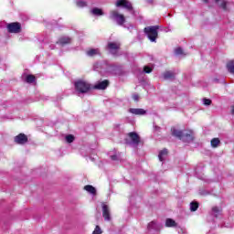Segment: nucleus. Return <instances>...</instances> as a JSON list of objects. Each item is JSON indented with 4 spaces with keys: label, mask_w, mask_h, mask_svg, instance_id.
<instances>
[{
    "label": "nucleus",
    "mask_w": 234,
    "mask_h": 234,
    "mask_svg": "<svg viewBox=\"0 0 234 234\" xmlns=\"http://www.w3.org/2000/svg\"><path fill=\"white\" fill-rule=\"evenodd\" d=\"M102 217L106 222L111 221V208L109 207V205L102 203Z\"/></svg>",
    "instance_id": "8"
},
{
    "label": "nucleus",
    "mask_w": 234,
    "mask_h": 234,
    "mask_svg": "<svg viewBox=\"0 0 234 234\" xmlns=\"http://www.w3.org/2000/svg\"><path fill=\"white\" fill-rule=\"evenodd\" d=\"M90 12L92 16H103L104 14L103 10L98 7H94Z\"/></svg>",
    "instance_id": "17"
},
{
    "label": "nucleus",
    "mask_w": 234,
    "mask_h": 234,
    "mask_svg": "<svg viewBox=\"0 0 234 234\" xmlns=\"http://www.w3.org/2000/svg\"><path fill=\"white\" fill-rule=\"evenodd\" d=\"M218 1H220V0H215V3H218Z\"/></svg>",
    "instance_id": "37"
},
{
    "label": "nucleus",
    "mask_w": 234,
    "mask_h": 234,
    "mask_svg": "<svg viewBox=\"0 0 234 234\" xmlns=\"http://www.w3.org/2000/svg\"><path fill=\"white\" fill-rule=\"evenodd\" d=\"M85 191L90 193V195H96V188L90 185H87L84 186Z\"/></svg>",
    "instance_id": "18"
},
{
    "label": "nucleus",
    "mask_w": 234,
    "mask_h": 234,
    "mask_svg": "<svg viewBox=\"0 0 234 234\" xmlns=\"http://www.w3.org/2000/svg\"><path fill=\"white\" fill-rule=\"evenodd\" d=\"M232 114L234 115V106L232 108V111H231Z\"/></svg>",
    "instance_id": "36"
},
{
    "label": "nucleus",
    "mask_w": 234,
    "mask_h": 234,
    "mask_svg": "<svg viewBox=\"0 0 234 234\" xmlns=\"http://www.w3.org/2000/svg\"><path fill=\"white\" fill-rule=\"evenodd\" d=\"M176 56H182V54H184V50L182 49V48H177L175 50Z\"/></svg>",
    "instance_id": "31"
},
{
    "label": "nucleus",
    "mask_w": 234,
    "mask_h": 234,
    "mask_svg": "<svg viewBox=\"0 0 234 234\" xmlns=\"http://www.w3.org/2000/svg\"><path fill=\"white\" fill-rule=\"evenodd\" d=\"M227 69L230 74H234V61L230 60L227 63Z\"/></svg>",
    "instance_id": "20"
},
{
    "label": "nucleus",
    "mask_w": 234,
    "mask_h": 234,
    "mask_svg": "<svg viewBox=\"0 0 234 234\" xmlns=\"http://www.w3.org/2000/svg\"><path fill=\"white\" fill-rule=\"evenodd\" d=\"M210 144H211V146H212V147L217 148V147H218V145H220V139H218V138H213V139L210 141Z\"/></svg>",
    "instance_id": "21"
},
{
    "label": "nucleus",
    "mask_w": 234,
    "mask_h": 234,
    "mask_svg": "<svg viewBox=\"0 0 234 234\" xmlns=\"http://www.w3.org/2000/svg\"><path fill=\"white\" fill-rule=\"evenodd\" d=\"M172 136H176L182 142L189 143L195 140V136L193 135V131L184 132L180 130H176V128L171 129Z\"/></svg>",
    "instance_id": "1"
},
{
    "label": "nucleus",
    "mask_w": 234,
    "mask_h": 234,
    "mask_svg": "<svg viewBox=\"0 0 234 234\" xmlns=\"http://www.w3.org/2000/svg\"><path fill=\"white\" fill-rule=\"evenodd\" d=\"M116 6H122V8H126V10H129L130 12L131 10H133V4H131V2H129L128 0H118L116 2Z\"/></svg>",
    "instance_id": "9"
},
{
    "label": "nucleus",
    "mask_w": 234,
    "mask_h": 234,
    "mask_svg": "<svg viewBox=\"0 0 234 234\" xmlns=\"http://www.w3.org/2000/svg\"><path fill=\"white\" fill-rule=\"evenodd\" d=\"M74 140H76V138L72 134H69L66 136L67 144H72V142H74Z\"/></svg>",
    "instance_id": "26"
},
{
    "label": "nucleus",
    "mask_w": 234,
    "mask_h": 234,
    "mask_svg": "<svg viewBox=\"0 0 234 234\" xmlns=\"http://www.w3.org/2000/svg\"><path fill=\"white\" fill-rule=\"evenodd\" d=\"M129 112H131V114H135L136 116H144V114L147 113V112L142 108H132L129 110Z\"/></svg>",
    "instance_id": "12"
},
{
    "label": "nucleus",
    "mask_w": 234,
    "mask_h": 234,
    "mask_svg": "<svg viewBox=\"0 0 234 234\" xmlns=\"http://www.w3.org/2000/svg\"><path fill=\"white\" fill-rule=\"evenodd\" d=\"M122 47V44L120 42H108L106 46V50H109L110 53L112 54V56H118V52Z\"/></svg>",
    "instance_id": "6"
},
{
    "label": "nucleus",
    "mask_w": 234,
    "mask_h": 234,
    "mask_svg": "<svg viewBox=\"0 0 234 234\" xmlns=\"http://www.w3.org/2000/svg\"><path fill=\"white\" fill-rule=\"evenodd\" d=\"M178 224L173 218H166L165 220V227L166 228H176Z\"/></svg>",
    "instance_id": "14"
},
{
    "label": "nucleus",
    "mask_w": 234,
    "mask_h": 234,
    "mask_svg": "<svg viewBox=\"0 0 234 234\" xmlns=\"http://www.w3.org/2000/svg\"><path fill=\"white\" fill-rule=\"evenodd\" d=\"M212 212L214 213L215 217L217 218L220 215V213H222V207H213Z\"/></svg>",
    "instance_id": "22"
},
{
    "label": "nucleus",
    "mask_w": 234,
    "mask_h": 234,
    "mask_svg": "<svg viewBox=\"0 0 234 234\" xmlns=\"http://www.w3.org/2000/svg\"><path fill=\"white\" fill-rule=\"evenodd\" d=\"M167 154H169V151L166 148L161 150L158 154L160 162H164V156H167Z\"/></svg>",
    "instance_id": "16"
},
{
    "label": "nucleus",
    "mask_w": 234,
    "mask_h": 234,
    "mask_svg": "<svg viewBox=\"0 0 234 234\" xmlns=\"http://www.w3.org/2000/svg\"><path fill=\"white\" fill-rule=\"evenodd\" d=\"M198 202H191L190 203V211H197V209H198Z\"/></svg>",
    "instance_id": "25"
},
{
    "label": "nucleus",
    "mask_w": 234,
    "mask_h": 234,
    "mask_svg": "<svg viewBox=\"0 0 234 234\" xmlns=\"http://www.w3.org/2000/svg\"><path fill=\"white\" fill-rule=\"evenodd\" d=\"M144 72H145V74H151L153 72V68H151L149 66H144Z\"/></svg>",
    "instance_id": "28"
},
{
    "label": "nucleus",
    "mask_w": 234,
    "mask_h": 234,
    "mask_svg": "<svg viewBox=\"0 0 234 234\" xmlns=\"http://www.w3.org/2000/svg\"><path fill=\"white\" fill-rule=\"evenodd\" d=\"M133 100L134 101H138V100H140V95H138V94H133Z\"/></svg>",
    "instance_id": "33"
},
{
    "label": "nucleus",
    "mask_w": 234,
    "mask_h": 234,
    "mask_svg": "<svg viewBox=\"0 0 234 234\" xmlns=\"http://www.w3.org/2000/svg\"><path fill=\"white\" fill-rule=\"evenodd\" d=\"M14 142L18 145H25V144L28 142V136H27L25 133H19L18 135L15 136Z\"/></svg>",
    "instance_id": "7"
},
{
    "label": "nucleus",
    "mask_w": 234,
    "mask_h": 234,
    "mask_svg": "<svg viewBox=\"0 0 234 234\" xmlns=\"http://www.w3.org/2000/svg\"><path fill=\"white\" fill-rule=\"evenodd\" d=\"M203 3H209V0H203Z\"/></svg>",
    "instance_id": "35"
},
{
    "label": "nucleus",
    "mask_w": 234,
    "mask_h": 234,
    "mask_svg": "<svg viewBox=\"0 0 234 234\" xmlns=\"http://www.w3.org/2000/svg\"><path fill=\"white\" fill-rule=\"evenodd\" d=\"M36 81V76L29 74L26 77V83H34Z\"/></svg>",
    "instance_id": "23"
},
{
    "label": "nucleus",
    "mask_w": 234,
    "mask_h": 234,
    "mask_svg": "<svg viewBox=\"0 0 234 234\" xmlns=\"http://www.w3.org/2000/svg\"><path fill=\"white\" fill-rule=\"evenodd\" d=\"M110 19L116 20L117 25H120V27L123 26L125 24V16L116 10H112L110 12Z\"/></svg>",
    "instance_id": "4"
},
{
    "label": "nucleus",
    "mask_w": 234,
    "mask_h": 234,
    "mask_svg": "<svg viewBox=\"0 0 234 234\" xmlns=\"http://www.w3.org/2000/svg\"><path fill=\"white\" fill-rule=\"evenodd\" d=\"M6 28L9 34H21V31L23 30L21 23L19 22L9 23L7 24Z\"/></svg>",
    "instance_id": "5"
},
{
    "label": "nucleus",
    "mask_w": 234,
    "mask_h": 234,
    "mask_svg": "<svg viewBox=\"0 0 234 234\" xmlns=\"http://www.w3.org/2000/svg\"><path fill=\"white\" fill-rule=\"evenodd\" d=\"M160 27L158 26H149L144 27V32L146 34L148 39L152 41V43L156 42V39L158 38V29Z\"/></svg>",
    "instance_id": "2"
},
{
    "label": "nucleus",
    "mask_w": 234,
    "mask_h": 234,
    "mask_svg": "<svg viewBox=\"0 0 234 234\" xmlns=\"http://www.w3.org/2000/svg\"><path fill=\"white\" fill-rule=\"evenodd\" d=\"M163 76L165 80H175V73L173 71H165Z\"/></svg>",
    "instance_id": "19"
},
{
    "label": "nucleus",
    "mask_w": 234,
    "mask_h": 234,
    "mask_svg": "<svg viewBox=\"0 0 234 234\" xmlns=\"http://www.w3.org/2000/svg\"><path fill=\"white\" fill-rule=\"evenodd\" d=\"M77 6H79L80 8H83V6H87V2H85V1H78L77 2Z\"/></svg>",
    "instance_id": "29"
},
{
    "label": "nucleus",
    "mask_w": 234,
    "mask_h": 234,
    "mask_svg": "<svg viewBox=\"0 0 234 234\" xmlns=\"http://www.w3.org/2000/svg\"><path fill=\"white\" fill-rule=\"evenodd\" d=\"M148 229H158V224H156V221H152L147 226Z\"/></svg>",
    "instance_id": "24"
},
{
    "label": "nucleus",
    "mask_w": 234,
    "mask_h": 234,
    "mask_svg": "<svg viewBox=\"0 0 234 234\" xmlns=\"http://www.w3.org/2000/svg\"><path fill=\"white\" fill-rule=\"evenodd\" d=\"M103 233V230H101V228L97 225L92 232V234H101Z\"/></svg>",
    "instance_id": "27"
},
{
    "label": "nucleus",
    "mask_w": 234,
    "mask_h": 234,
    "mask_svg": "<svg viewBox=\"0 0 234 234\" xmlns=\"http://www.w3.org/2000/svg\"><path fill=\"white\" fill-rule=\"evenodd\" d=\"M128 138H130L132 144L134 145H139L141 140L140 135L136 132H131L128 133Z\"/></svg>",
    "instance_id": "11"
},
{
    "label": "nucleus",
    "mask_w": 234,
    "mask_h": 234,
    "mask_svg": "<svg viewBox=\"0 0 234 234\" xmlns=\"http://www.w3.org/2000/svg\"><path fill=\"white\" fill-rule=\"evenodd\" d=\"M219 6H220V8H223L224 10H228V2H226L225 0H222Z\"/></svg>",
    "instance_id": "30"
},
{
    "label": "nucleus",
    "mask_w": 234,
    "mask_h": 234,
    "mask_svg": "<svg viewBox=\"0 0 234 234\" xmlns=\"http://www.w3.org/2000/svg\"><path fill=\"white\" fill-rule=\"evenodd\" d=\"M87 56L90 58H94V56H98L100 54V49L98 48H90L86 52Z\"/></svg>",
    "instance_id": "15"
},
{
    "label": "nucleus",
    "mask_w": 234,
    "mask_h": 234,
    "mask_svg": "<svg viewBox=\"0 0 234 234\" xmlns=\"http://www.w3.org/2000/svg\"><path fill=\"white\" fill-rule=\"evenodd\" d=\"M109 85H111V82L109 81V80H104L95 84L93 86V89H95L96 90H105V89H107V87H109Z\"/></svg>",
    "instance_id": "10"
},
{
    "label": "nucleus",
    "mask_w": 234,
    "mask_h": 234,
    "mask_svg": "<svg viewBox=\"0 0 234 234\" xmlns=\"http://www.w3.org/2000/svg\"><path fill=\"white\" fill-rule=\"evenodd\" d=\"M111 159L113 161L118 160V155L114 154V155H111Z\"/></svg>",
    "instance_id": "34"
},
{
    "label": "nucleus",
    "mask_w": 234,
    "mask_h": 234,
    "mask_svg": "<svg viewBox=\"0 0 234 234\" xmlns=\"http://www.w3.org/2000/svg\"><path fill=\"white\" fill-rule=\"evenodd\" d=\"M57 43L65 47V45H70V43H72V38L69 37H61Z\"/></svg>",
    "instance_id": "13"
},
{
    "label": "nucleus",
    "mask_w": 234,
    "mask_h": 234,
    "mask_svg": "<svg viewBox=\"0 0 234 234\" xmlns=\"http://www.w3.org/2000/svg\"><path fill=\"white\" fill-rule=\"evenodd\" d=\"M74 85L76 91L80 94H86L91 89L90 83L81 80H77Z\"/></svg>",
    "instance_id": "3"
},
{
    "label": "nucleus",
    "mask_w": 234,
    "mask_h": 234,
    "mask_svg": "<svg viewBox=\"0 0 234 234\" xmlns=\"http://www.w3.org/2000/svg\"><path fill=\"white\" fill-rule=\"evenodd\" d=\"M203 103H204V105H211L212 101L210 99L205 98V99H203Z\"/></svg>",
    "instance_id": "32"
}]
</instances>
